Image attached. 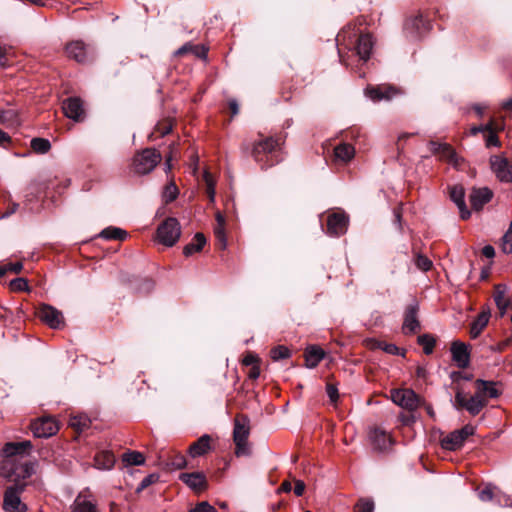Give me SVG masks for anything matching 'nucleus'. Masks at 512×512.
<instances>
[{
    "instance_id": "nucleus-2",
    "label": "nucleus",
    "mask_w": 512,
    "mask_h": 512,
    "mask_svg": "<svg viewBox=\"0 0 512 512\" xmlns=\"http://www.w3.org/2000/svg\"><path fill=\"white\" fill-rule=\"evenodd\" d=\"M162 155L154 148H145L132 159L131 169L137 175H146L161 162Z\"/></svg>"
},
{
    "instance_id": "nucleus-53",
    "label": "nucleus",
    "mask_w": 512,
    "mask_h": 512,
    "mask_svg": "<svg viewBox=\"0 0 512 512\" xmlns=\"http://www.w3.org/2000/svg\"><path fill=\"white\" fill-rule=\"evenodd\" d=\"M496 130L497 128L494 127V125L492 126V131H488L489 134L486 138V146L487 147H490V146H499L500 145V142H499V139L496 135Z\"/></svg>"
},
{
    "instance_id": "nucleus-52",
    "label": "nucleus",
    "mask_w": 512,
    "mask_h": 512,
    "mask_svg": "<svg viewBox=\"0 0 512 512\" xmlns=\"http://www.w3.org/2000/svg\"><path fill=\"white\" fill-rule=\"evenodd\" d=\"M478 497L483 502L491 501L494 497L493 488L491 486H486L478 493Z\"/></svg>"
},
{
    "instance_id": "nucleus-16",
    "label": "nucleus",
    "mask_w": 512,
    "mask_h": 512,
    "mask_svg": "<svg viewBox=\"0 0 512 512\" xmlns=\"http://www.w3.org/2000/svg\"><path fill=\"white\" fill-rule=\"evenodd\" d=\"M348 218L343 213H332L327 218V233L340 236L346 233Z\"/></svg>"
},
{
    "instance_id": "nucleus-21",
    "label": "nucleus",
    "mask_w": 512,
    "mask_h": 512,
    "mask_svg": "<svg viewBox=\"0 0 512 512\" xmlns=\"http://www.w3.org/2000/svg\"><path fill=\"white\" fill-rule=\"evenodd\" d=\"M492 197L493 192L487 187H482L473 188L469 199L474 210H481L486 203L490 202Z\"/></svg>"
},
{
    "instance_id": "nucleus-35",
    "label": "nucleus",
    "mask_w": 512,
    "mask_h": 512,
    "mask_svg": "<svg viewBox=\"0 0 512 512\" xmlns=\"http://www.w3.org/2000/svg\"><path fill=\"white\" fill-rule=\"evenodd\" d=\"M99 236L107 240H123L126 238L127 233L120 228L108 227L102 230Z\"/></svg>"
},
{
    "instance_id": "nucleus-61",
    "label": "nucleus",
    "mask_w": 512,
    "mask_h": 512,
    "mask_svg": "<svg viewBox=\"0 0 512 512\" xmlns=\"http://www.w3.org/2000/svg\"><path fill=\"white\" fill-rule=\"evenodd\" d=\"M494 125L493 121H490L489 123H487L486 125H482V126H478V127H474L471 129V132L472 134H477L479 132H488V131H492V126Z\"/></svg>"
},
{
    "instance_id": "nucleus-54",
    "label": "nucleus",
    "mask_w": 512,
    "mask_h": 512,
    "mask_svg": "<svg viewBox=\"0 0 512 512\" xmlns=\"http://www.w3.org/2000/svg\"><path fill=\"white\" fill-rule=\"evenodd\" d=\"M260 363V359L253 353H248L244 356L242 364L245 366H254Z\"/></svg>"
},
{
    "instance_id": "nucleus-62",
    "label": "nucleus",
    "mask_w": 512,
    "mask_h": 512,
    "mask_svg": "<svg viewBox=\"0 0 512 512\" xmlns=\"http://www.w3.org/2000/svg\"><path fill=\"white\" fill-rule=\"evenodd\" d=\"M260 376V366L259 364L251 367L248 377L252 380H256Z\"/></svg>"
},
{
    "instance_id": "nucleus-37",
    "label": "nucleus",
    "mask_w": 512,
    "mask_h": 512,
    "mask_svg": "<svg viewBox=\"0 0 512 512\" xmlns=\"http://www.w3.org/2000/svg\"><path fill=\"white\" fill-rule=\"evenodd\" d=\"M179 194V190L176 186V184L173 181H170L166 186L164 187L162 198L165 203H170L174 201Z\"/></svg>"
},
{
    "instance_id": "nucleus-50",
    "label": "nucleus",
    "mask_w": 512,
    "mask_h": 512,
    "mask_svg": "<svg viewBox=\"0 0 512 512\" xmlns=\"http://www.w3.org/2000/svg\"><path fill=\"white\" fill-rule=\"evenodd\" d=\"M172 131V123L170 121H164L158 123L156 126V132L159 136H165Z\"/></svg>"
},
{
    "instance_id": "nucleus-15",
    "label": "nucleus",
    "mask_w": 512,
    "mask_h": 512,
    "mask_svg": "<svg viewBox=\"0 0 512 512\" xmlns=\"http://www.w3.org/2000/svg\"><path fill=\"white\" fill-rule=\"evenodd\" d=\"M65 53L68 58L73 59L79 63H84L88 60L90 55L89 46L83 41L75 40L69 42L65 47Z\"/></svg>"
},
{
    "instance_id": "nucleus-42",
    "label": "nucleus",
    "mask_w": 512,
    "mask_h": 512,
    "mask_svg": "<svg viewBox=\"0 0 512 512\" xmlns=\"http://www.w3.org/2000/svg\"><path fill=\"white\" fill-rule=\"evenodd\" d=\"M418 343L423 347L424 353L429 355L433 352L436 342L432 336L423 334L418 337Z\"/></svg>"
},
{
    "instance_id": "nucleus-57",
    "label": "nucleus",
    "mask_w": 512,
    "mask_h": 512,
    "mask_svg": "<svg viewBox=\"0 0 512 512\" xmlns=\"http://www.w3.org/2000/svg\"><path fill=\"white\" fill-rule=\"evenodd\" d=\"M175 145H171L170 146V152L169 154L166 156V159H165V168H166V171H170L172 169V160L176 157V153H175Z\"/></svg>"
},
{
    "instance_id": "nucleus-5",
    "label": "nucleus",
    "mask_w": 512,
    "mask_h": 512,
    "mask_svg": "<svg viewBox=\"0 0 512 512\" xmlns=\"http://www.w3.org/2000/svg\"><path fill=\"white\" fill-rule=\"evenodd\" d=\"M486 405V400L477 391L469 398L461 390H457L455 394L454 407L457 410L465 409L472 416L478 415Z\"/></svg>"
},
{
    "instance_id": "nucleus-60",
    "label": "nucleus",
    "mask_w": 512,
    "mask_h": 512,
    "mask_svg": "<svg viewBox=\"0 0 512 512\" xmlns=\"http://www.w3.org/2000/svg\"><path fill=\"white\" fill-rule=\"evenodd\" d=\"M171 464L176 469H182L186 466L187 462L183 455H177Z\"/></svg>"
},
{
    "instance_id": "nucleus-32",
    "label": "nucleus",
    "mask_w": 512,
    "mask_h": 512,
    "mask_svg": "<svg viewBox=\"0 0 512 512\" xmlns=\"http://www.w3.org/2000/svg\"><path fill=\"white\" fill-rule=\"evenodd\" d=\"M355 155V149L351 144L341 143L334 148V157L343 163L349 162Z\"/></svg>"
},
{
    "instance_id": "nucleus-17",
    "label": "nucleus",
    "mask_w": 512,
    "mask_h": 512,
    "mask_svg": "<svg viewBox=\"0 0 512 512\" xmlns=\"http://www.w3.org/2000/svg\"><path fill=\"white\" fill-rule=\"evenodd\" d=\"M418 310L419 307L417 303H413L407 306L404 313V321L402 326L403 333L413 334L420 329V323L417 317Z\"/></svg>"
},
{
    "instance_id": "nucleus-18",
    "label": "nucleus",
    "mask_w": 512,
    "mask_h": 512,
    "mask_svg": "<svg viewBox=\"0 0 512 512\" xmlns=\"http://www.w3.org/2000/svg\"><path fill=\"white\" fill-rule=\"evenodd\" d=\"M428 30V23L423 19L422 15H416L406 20L404 31L408 37L412 39L419 38Z\"/></svg>"
},
{
    "instance_id": "nucleus-56",
    "label": "nucleus",
    "mask_w": 512,
    "mask_h": 512,
    "mask_svg": "<svg viewBox=\"0 0 512 512\" xmlns=\"http://www.w3.org/2000/svg\"><path fill=\"white\" fill-rule=\"evenodd\" d=\"M326 392H327V395L331 402H333V403L337 402V400L339 398V394H338V389L335 385L328 384L326 387Z\"/></svg>"
},
{
    "instance_id": "nucleus-30",
    "label": "nucleus",
    "mask_w": 512,
    "mask_h": 512,
    "mask_svg": "<svg viewBox=\"0 0 512 512\" xmlns=\"http://www.w3.org/2000/svg\"><path fill=\"white\" fill-rule=\"evenodd\" d=\"M206 244V238L203 233H196L193 240L184 246L183 254L186 257L200 252Z\"/></svg>"
},
{
    "instance_id": "nucleus-46",
    "label": "nucleus",
    "mask_w": 512,
    "mask_h": 512,
    "mask_svg": "<svg viewBox=\"0 0 512 512\" xmlns=\"http://www.w3.org/2000/svg\"><path fill=\"white\" fill-rule=\"evenodd\" d=\"M501 248L506 254L512 253V221L507 232L502 237Z\"/></svg>"
},
{
    "instance_id": "nucleus-1",
    "label": "nucleus",
    "mask_w": 512,
    "mask_h": 512,
    "mask_svg": "<svg viewBox=\"0 0 512 512\" xmlns=\"http://www.w3.org/2000/svg\"><path fill=\"white\" fill-rule=\"evenodd\" d=\"M280 141L281 140L279 137H264L262 134H259V138L253 142L251 148V156L257 163L260 164L261 169H267L273 165V163H268L265 160V157L280 147Z\"/></svg>"
},
{
    "instance_id": "nucleus-44",
    "label": "nucleus",
    "mask_w": 512,
    "mask_h": 512,
    "mask_svg": "<svg viewBox=\"0 0 512 512\" xmlns=\"http://www.w3.org/2000/svg\"><path fill=\"white\" fill-rule=\"evenodd\" d=\"M270 355L274 361H278L281 359L289 358L290 350L286 346L279 345L271 349Z\"/></svg>"
},
{
    "instance_id": "nucleus-41",
    "label": "nucleus",
    "mask_w": 512,
    "mask_h": 512,
    "mask_svg": "<svg viewBox=\"0 0 512 512\" xmlns=\"http://www.w3.org/2000/svg\"><path fill=\"white\" fill-rule=\"evenodd\" d=\"M72 512H98V510L92 502L77 499L73 505Z\"/></svg>"
},
{
    "instance_id": "nucleus-33",
    "label": "nucleus",
    "mask_w": 512,
    "mask_h": 512,
    "mask_svg": "<svg viewBox=\"0 0 512 512\" xmlns=\"http://www.w3.org/2000/svg\"><path fill=\"white\" fill-rule=\"evenodd\" d=\"M122 461L127 466H132V465L139 466V465H143L145 463V457L141 452L128 451L122 455Z\"/></svg>"
},
{
    "instance_id": "nucleus-3",
    "label": "nucleus",
    "mask_w": 512,
    "mask_h": 512,
    "mask_svg": "<svg viewBox=\"0 0 512 512\" xmlns=\"http://www.w3.org/2000/svg\"><path fill=\"white\" fill-rule=\"evenodd\" d=\"M181 236V226L174 217L165 219L157 228L156 239L159 243L172 247Z\"/></svg>"
},
{
    "instance_id": "nucleus-8",
    "label": "nucleus",
    "mask_w": 512,
    "mask_h": 512,
    "mask_svg": "<svg viewBox=\"0 0 512 512\" xmlns=\"http://www.w3.org/2000/svg\"><path fill=\"white\" fill-rule=\"evenodd\" d=\"M391 400L398 406L414 411L418 408L420 399L411 389H394L391 391Z\"/></svg>"
},
{
    "instance_id": "nucleus-45",
    "label": "nucleus",
    "mask_w": 512,
    "mask_h": 512,
    "mask_svg": "<svg viewBox=\"0 0 512 512\" xmlns=\"http://www.w3.org/2000/svg\"><path fill=\"white\" fill-rule=\"evenodd\" d=\"M22 269L23 264L21 262L0 265V277L5 276L7 273H20Z\"/></svg>"
},
{
    "instance_id": "nucleus-28",
    "label": "nucleus",
    "mask_w": 512,
    "mask_h": 512,
    "mask_svg": "<svg viewBox=\"0 0 512 512\" xmlns=\"http://www.w3.org/2000/svg\"><path fill=\"white\" fill-rule=\"evenodd\" d=\"M94 462L96 468L109 470L115 464V456L111 451H100L95 455Z\"/></svg>"
},
{
    "instance_id": "nucleus-64",
    "label": "nucleus",
    "mask_w": 512,
    "mask_h": 512,
    "mask_svg": "<svg viewBox=\"0 0 512 512\" xmlns=\"http://www.w3.org/2000/svg\"><path fill=\"white\" fill-rule=\"evenodd\" d=\"M366 345L370 349H381V347L383 345V342L382 341H378L376 339H367L366 340Z\"/></svg>"
},
{
    "instance_id": "nucleus-9",
    "label": "nucleus",
    "mask_w": 512,
    "mask_h": 512,
    "mask_svg": "<svg viewBox=\"0 0 512 512\" xmlns=\"http://www.w3.org/2000/svg\"><path fill=\"white\" fill-rule=\"evenodd\" d=\"M490 167L501 182L512 183V162L499 155L490 157Z\"/></svg>"
},
{
    "instance_id": "nucleus-48",
    "label": "nucleus",
    "mask_w": 512,
    "mask_h": 512,
    "mask_svg": "<svg viewBox=\"0 0 512 512\" xmlns=\"http://www.w3.org/2000/svg\"><path fill=\"white\" fill-rule=\"evenodd\" d=\"M10 287L14 291H26L28 290V282L25 278H16L10 282Z\"/></svg>"
},
{
    "instance_id": "nucleus-6",
    "label": "nucleus",
    "mask_w": 512,
    "mask_h": 512,
    "mask_svg": "<svg viewBox=\"0 0 512 512\" xmlns=\"http://www.w3.org/2000/svg\"><path fill=\"white\" fill-rule=\"evenodd\" d=\"M24 486L23 484H14L6 489L3 501V508L6 512H26L27 506L20 499Z\"/></svg>"
},
{
    "instance_id": "nucleus-31",
    "label": "nucleus",
    "mask_w": 512,
    "mask_h": 512,
    "mask_svg": "<svg viewBox=\"0 0 512 512\" xmlns=\"http://www.w3.org/2000/svg\"><path fill=\"white\" fill-rule=\"evenodd\" d=\"M490 319L489 311H482L477 318L472 322L470 328V335L472 338H477L483 329L487 326Z\"/></svg>"
},
{
    "instance_id": "nucleus-40",
    "label": "nucleus",
    "mask_w": 512,
    "mask_h": 512,
    "mask_svg": "<svg viewBox=\"0 0 512 512\" xmlns=\"http://www.w3.org/2000/svg\"><path fill=\"white\" fill-rule=\"evenodd\" d=\"M375 503L372 498H360L355 504V512H374Z\"/></svg>"
},
{
    "instance_id": "nucleus-39",
    "label": "nucleus",
    "mask_w": 512,
    "mask_h": 512,
    "mask_svg": "<svg viewBox=\"0 0 512 512\" xmlns=\"http://www.w3.org/2000/svg\"><path fill=\"white\" fill-rule=\"evenodd\" d=\"M30 145L34 152L40 154L47 153L51 148L49 140L44 138H33Z\"/></svg>"
},
{
    "instance_id": "nucleus-51",
    "label": "nucleus",
    "mask_w": 512,
    "mask_h": 512,
    "mask_svg": "<svg viewBox=\"0 0 512 512\" xmlns=\"http://www.w3.org/2000/svg\"><path fill=\"white\" fill-rule=\"evenodd\" d=\"M215 236L218 242L221 244V248L224 249L226 247V237L224 232V225H217L214 228Z\"/></svg>"
},
{
    "instance_id": "nucleus-55",
    "label": "nucleus",
    "mask_w": 512,
    "mask_h": 512,
    "mask_svg": "<svg viewBox=\"0 0 512 512\" xmlns=\"http://www.w3.org/2000/svg\"><path fill=\"white\" fill-rule=\"evenodd\" d=\"M158 480V476L155 475V474H150L148 476H146L145 478H143V480L141 481L139 487H138V490H144L145 488H147L148 486H150L151 484L155 483L156 481Z\"/></svg>"
},
{
    "instance_id": "nucleus-10",
    "label": "nucleus",
    "mask_w": 512,
    "mask_h": 512,
    "mask_svg": "<svg viewBox=\"0 0 512 512\" xmlns=\"http://www.w3.org/2000/svg\"><path fill=\"white\" fill-rule=\"evenodd\" d=\"M31 430L37 438H48L58 432L59 426L55 419L43 417L32 422Z\"/></svg>"
},
{
    "instance_id": "nucleus-36",
    "label": "nucleus",
    "mask_w": 512,
    "mask_h": 512,
    "mask_svg": "<svg viewBox=\"0 0 512 512\" xmlns=\"http://www.w3.org/2000/svg\"><path fill=\"white\" fill-rule=\"evenodd\" d=\"M494 300L497 307L499 308V310H501L503 314L509 305V300L506 297L505 291L504 289H502L501 285H497L495 287Z\"/></svg>"
},
{
    "instance_id": "nucleus-4",
    "label": "nucleus",
    "mask_w": 512,
    "mask_h": 512,
    "mask_svg": "<svg viewBox=\"0 0 512 512\" xmlns=\"http://www.w3.org/2000/svg\"><path fill=\"white\" fill-rule=\"evenodd\" d=\"M250 434L249 420L245 416H237L234 421L233 440L236 445L235 454L237 456L248 455V437Z\"/></svg>"
},
{
    "instance_id": "nucleus-22",
    "label": "nucleus",
    "mask_w": 512,
    "mask_h": 512,
    "mask_svg": "<svg viewBox=\"0 0 512 512\" xmlns=\"http://www.w3.org/2000/svg\"><path fill=\"white\" fill-rule=\"evenodd\" d=\"M452 359L459 368H466L469 365L470 355L468 346L459 341H455L451 346Z\"/></svg>"
},
{
    "instance_id": "nucleus-47",
    "label": "nucleus",
    "mask_w": 512,
    "mask_h": 512,
    "mask_svg": "<svg viewBox=\"0 0 512 512\" xmlns=\"http://www.w3.org/2000/svg\"><path fill=\"white\" fill-rule=\"evenodd\" d=\"M415 265L418 269L426 272L431 269L432 261L424 255L417 254L415 257Z\"/></svg>"
},
{
    "instance_id": "nucleus-13",
    "label": "nucleus",
    "mask_w": 512,
    "mask_h": 512,
    "mask_svg": "<svg viewBox=\"0 0 512 512\" xmlns=\"http://www.w3.org/2000/svg\"><path fill=\"white\" fill-rule=\"evenodd\" d=\"M365 94L367 97H369L371 100L375 102H379L382 100H391L394 97L401 94V91L391 85L388 84H382L377 86H369L365 90Z\"/></svg>"
},
{
    "instance_id": "nucleus-24",
    "label": "nucleus",
    "mask_w": 512,
    "mask_h": 512,
    "mask_svg": "<svg viewBox=\"0 0 512 512\" xmlns=\"http://www.w3.org/2000/svg\"><path fill=\"white\" fill-rule=\"evenodd\" d=\"M369 439L374 447L380 451L387 450L392 445L391 436L381 428H373L369 432Z\"/></svg>"
},
{
    "instance_id": "nucleus-58",
    "label": "nucleus",
    "mask_w": 512,
    "mask_h": 512,
    "mask_svg": "<svg viewBox=\"0 0 512 512\" xmlns=\"http://www.w3.org/2000/svg\"><path fill=\"white\" fill-rule=\"evenodd\" d=\"M381 350H383L384 352H386L388 354H392V355H397L400 353V349L396 345L391 344V343H385V342H383Z\"/></svg>"
},
{
    "instance_id": "nucleus-12",
    "label": "nucleus",
    "mask_w": 512,
    "mask_h": 512,
    "mask_svg": "<svg viewBox=\"0 0 512 512\" xmlns=\"http://www.w3.org/2000/svg\"><path fill=\"white\" fill-rule=\"evenodd\" d=\"M39 319L52 329L64 326V317L61 311L53 306L43 304L38 310Z\"/></svg>"
},
{
    "instance_id": "nucleus-14",
    "label": "nucleus",
    "mask_w": 512,
    "mask_h": 512,
    "mask_svg": "<svg viewBox=\"0 0 512 512\" xmlns=\"http://www.w3.org/2000/svg\"><path fill=\"white\" fill-rule=\"evenodd\" d=\"M62 109L66 117L75 122H82L85 119L83 101L79 97H69L63 101Z\"/></svg>"
},
{
    "instance_id": "nucleus-38",
    "label": "nucleus",
    "mask_w": 512,
    "mask_h": 512,
    "mask_svg": "<svg viewBox=\"0 0 512 512\" xmlns=\"http://www.w3.org/2000/svg\"><path fill=\"white\" fill-rule=\"evenodd\" d=\"M91 424L90 419L86 415L73 416L70 419V426L77 431H83L87 429Z\"/></svg>"
},
{
    "instance_id": "nucleus-26",
    "label": "nucleus",
    "mask_w": 512,
    "mask_h": 512,
    "mask_svg": "<svg viewBox=\"0 0 512 512\" xmlns=\"http://www.w3.org/2000/svg\"><path fill=\"white\" fill-rule=\"evenodd\" d=\"M32 444L30 441L25 440L21 442H9L6 443L1 449V455L6 458H11L17 455H23L30 451Z\"/></svg>"
},
{
    "instance_id": "nucleus-23",
    "label": "nucleus",
    "mask_w": 512,
    "mask_h": 512,
    "mask_svg": "<svg viewBox=\"0 0 512 512\" xmlns=\"http://www.w3.org/2000/svg\"><path fill=\"white\" fill-rule=\"evenodd\" d=\"M451 200L457 205L463 220L470 217L471 213L465 204V190L462 185H454L449 190Z\"/></svg>"
},
{
    "instance_id": "nucleus-11",
    "label": "nucleus",
    "mask_w": 512,
    "mask_h": 512,
    "mask_svg": "<svg viewBox=\"0 0 512 512\" xmlns=\"http://www.w3.org/2000/svg\"><path fill=\"white\" fill-rule=\"evenodd\" d=\"M428 146L433 154L438 155L443 160H447L456 168H459L463 163V159L458 157L454 149L447 143L430 141Z\"/></svg>"
},
{
    "instance_id": "nucleus-20",
    "label": "nucleus",
    "mask_w": 512,
    "mask_h": 512,
    "mask_svg": "<svg viewBox=\"0 0 512 512\" xmlns=\"http://www.w3.org/2000/svg\"><path fill=\"white\" fill-rule=\"evenodd\" d=\"M373 46L372 36L369 33H361L357 37L354 49L361 60L367 61L370 58Z\"/></svg>"
},
{
    "instance_id": "nucleus-7",
    "label": "nucleus",
    "mask_w": 512,
    "mask_h": 512,
    "mask_svg": "<svg viewBox=\"0 0 512 512\" xmlns=\"http://www.w3.org/2000/svg\"><path fill=\"white\" fill-rule=\"evenodd\" d=\"M475 433V427L467 424L459 430L449 433L441 440L442 448L450 451H455L461 448L465 440Z\"/></svg>"
},
{
    "instance_id": "nucleus-49",
    "label": "nucleus",
    "mask_w": 512,
    "mask_h": 512,
    "mask_svg": "<svg viewBox=\"0 0 512 512\" xmlns=\"http://www.w3.org/2000/svg\"><path fill=\"white\" fill-rule=\"evenodd\" d=\"M189 512H217V510L207 501H202L198 503L194 508H192Z\"/></svg>"
},
{
    "instance_id": "nucleus-43",
    "label": "nucleus",
    "mask_w": 512,
    "mask_h": 512,
    "mask_svg": "<svg viewBox=\"0 0 512 512\" xmlns=\"http://www.w3.org/2000/svg\"><path fill=\"white\" fill-rule=\"evenodd\" d=\"M203 179L206 184V193H207L210 201L214 202L215 193H216L215 192V181H214L212 175L207 171L204 172Z\"/></svg>"
},
{
    "instance_id": "nucleus-59",
    "label": "nucleus",
    "mask_w": 512,
    "mask_h": 512,
    "mask_svg": "<svg viewBox=\"0 0 512 512\" xmlns=\"http://www.w3.org/2000/svg\"><path fill=\"white\" fill-rule=\"evenodd\" d=\"M294 494L298 497L302 496L305 491V483L302 480H294Z\"/></svg>"
},
{
    "instance_id": "nucleus-29",
    "label": "nucleus",
    "mask_w": 512,
    "mask_h": 512,
    "mask_svg": "<svg viewBox=\"0 0 512 512\" xmlns=\"http://www.w3.org/2000/svg\"><path fill=\"white\" fill-rule=\"evenodd\" d=\"M325 352L317 346H311L306 349L305 362L308 368H315L324 358Z\"/></svg>"
},
{
    "instance_id": "nucleus-63",
    "label": "nucleus",
    "mask_w": 512,
    "mask_h": 512,
    "mask_svg": "<svg viewBox=\"0 0 512 512\" xmlns=\"http://www.w3.org/2000/svg\"><path fill=\"white\" fill-rule=\"evenodd\" d=\"M482 254L486 258H493L495 256V249L491 245H486L482 249Z\"/></svg>"
},
{
    "instance_id": "nucleus-34",
    "label": "nucleus",
    "mask_w": 512,
    "mask_h": 512,
    "mask_svg": "<svg viewBox=\"0 0 512 512\" xmlns=\"http://www.w3.org/2000/svg\"><path fill=\"white\" fill-rule=\"evenodd\" d=\"M187 53H193L197 57L202 58L206 56V51L203 47L193 45L191 43H186L183 46H181L179 49L175 51V56H183Z\"/></svg>"
},
{
    "instance_id": "nucleus-27",
    "label": "nucleus",
    "mask_w": 512,
    "mask_h": 512,
    "mask_svg": "<svg viewBox=\"0 0 512 512\" xmlns=\"http://www.w3.org/2000/svg\"><path fill=\"white\" fill-rule=\"evenodd\" d=\"M211 437L207 434L202 435L196 442L189 447V455L193 458L205 455L211 449Z\"/></svg>"
},
{
    "instance_id": "nucleus-25",
    "label": "nucleus",
    "mask_w": 512,
    "mask_h": 512,
    "mask_svg": "<svg viewBox=\"0 0 512 512\" xmlns=\"http://www.w3.org/2000/svg\"><path fill=\"white\" fill-rule=\"evenodd\" d=\"M476 391L486 401L489 398H497L501 395V391L498 389V384L494 381H486L477 379L475 381Z\"/></svg>"
},
{
    "instance_id": "nucleus-19",
    "label": "nucleus",
    "mask_w": 512,
    "mask_h": 512,
    "mask_svg": "<svg viewBox=\"0 0 512 512\" xmlns=\"http://www.w3.org/2000/svg\"><path fill=\"white\" fill-rule=\"evenodd\" d=\"M179 478L196 493L207 489V480L202 472L182 473Z\"/></svg>"
}]
</instances>
